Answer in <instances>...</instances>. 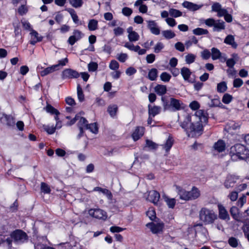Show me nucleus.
<instances>
[{
  "instance_id": "1",
  "label": "nucleus",
  "mask_w": 249,
  "mask_h": 249,
  "mask_svg": "<svg viewBox=\"0 0 249 249\" xmlns=\"http://www.w3.org/2000/svg\"><path fill=\"white\" fill-rule=\"evenodd\" d=\"M193 118L196 122L192 123V117L187 115L184 121L181 123L180 126L186 132L189 137H196L202 133L203 125L202 123H206L208 121V114L204 110H197Z\"/></svg>"
},
{
  "instance_id": "2",
  "label": "nucleus",
  "mask_w": 249,
  "mask_h": 249,
  "mask_svg": "<svg viewBox=\"0 0 249 249\" xmlns=\"http://www.w3.org/2000/svg\"><path fill=\"white\" fill-rule=\"evenodd\" d=\"M133 27L130 26L127 29L128 38L129 42L124 43V47L130 51L137 53L139 55H143L146 53V51L144 49H141L139 45L135 46L132 42H136L140 39L139 35L133 31Z\"/></svg>"
},
{
  "instance_id": "3",
  "label": "nucleus",
  "mask_w": 249,
  "mask_h": 249,
  "mask_svg": "<svg viewBox=\"0 0 249 249\" xmlns=\"http://www.w3.org/2000/svg\"><path fill=\"white\" fill-rule=\"evenodd\" d=\"M229 154L233 161L244 160L249 158V150L245 145L237 143L230 148Z\"/></svg>"
},
{
  "instance_id": "4",
  "label": "nucleus",
  "mask_w": 249,
  "mask_h": 249,
  "mask_svg": "<svg viewBox=\"0 0 249 249\" xmlns=\"http://www.w3.org/2000/svg\"><path fill=\"white\" fill-rule=\"evenodd\" d=\"M199 218L205 225H209L217 219V215L213 210L203 207L199 212Z\"/></svg>"
},
{
  "instance_id": "5",
  "label": "nucleus",
  "mask_w": 249,
  "mask_h": 249,
  "mask_svg": "<svg viewBox=\"0 0 249 249\" xmlns=\"http://www.w3.org/2000/svg\"><path fill=\"white\" fill-rule=\"evenodd\" d=\"M161 100L164 101L163 97L161 98ZM163 106L164 110H169L173 112L183 109L185 107V105L181 100L174 98L170 99L169 104L166 102H163Z\"/></svg>"
},
{
  "instance_id": "6",
  "label": "nucleus",
  "mask_w": 249,
  "mask_h": 249,
  "mask_svg": "<svg viewBox=\"0 0 249 249\" xmlns=\"http://www.w3.org/2000/svg\"><path fill=\"white\" fill-rule=\"evenodd\" d=\"M11 238L17 244H22L28 240V235L21 230H16L10 234Z\"/></svg>"
},
{
  "instance_id": "7",
  "label": "nucleus",
  "mask_w": 249,
  "mask_h": 249,
  "mask_svg": "<svg viewBox=\"0 0 249 249\" xmlns=\"http://www.w3.org/2000/svg\"><path fill=\"white\" fill-rule=\"evenodd\" d=\"M89 214L90 216L98 219L105 220L107 218V213L99 208L89 209Z\"/></svg>"
},
{
  "instance_id": "8",
  "label": "nucleus",
  "mask_w": 249,
  "mask_h": 249,
  "mask_svg": "<svg viewBox=\"0 0 249 249\" xmlns=\"http://www.w3.org/2000/svg\"><path fill=\"white\" fill-rule=\"evenodd\" d=\"M79 76L80 74L78 71L71 69H65L61 74L63 79L77 78Z\"/></svg>"
},
{
  "instance_id": "9",
  "label": "nucleus",
  "mask_w": 249,
  "mask_h": 249,
  "mask_svg": "<svg viewBox=\"0 0 249 249\" xmlns=\"http://www.w3.org/2000/svg\"><path fill=\"white\" fill-rule=\"evenodd\" d=\"M84 35L78 30H74L73 35L69 37L68 42L71 45H73L77 41L82 38Z\"/></svg>"
},
{
  "instance_id": "10",
  "label": "nucleus",
  "mask_w": 249,
  "mask_h": 249,
  "mask_svg": "<svg viewBox=\"0 0 249 249\" xmlns=\"http://www.w3.org/2000/svg\"><path fill=\"white\" fill-rule=\"evenodd\" d=\"M160 198V195L157 191L151 190L148 192L146 199L153 203L154 205H158Z\"/></svg>"
},
{
  "instance_id": "11",
  "label": "nucleus",
  "mask_w": 249,
  "mask_h": 249,
  "mask_svg": "<svg viewBox=\"0 0 249 249\" xmlns=\"http://www.w3.org/2000/svg\"><path fill=\"white\" fill-rule=\"evenodd\" d=\"M218 217L220 219L225 220L226 221L230 220V217L228 213L227 210L226 209L224 206L221 204L218 205Z\"/></svg>"
},
{
  "instance_id": "12",
  "label": "nucleus",
  "mask_w": 249,
  "mask_h": 249,
  "mask_svg": "<svg viewBox=\"0 0 249 249\" xmlns=\"http://www.w3.org/2000/svg\"><path fill=\"white\" fill-rule=\"evenodd\" d=\"M147 28L151 33L155 35H159L160 34V29L157 22L154 20H147Z\"/></svg>"
},
{
  "instance_id": "13",
  "label": "nucleus",
  "mask_w": 249,
  "mask_h": 249,
  "mask_svg": "<svg viewBox=\"0 0 249 249\" xmlns=\"http://www.w3.org/2000/svg\"><path fill=\"white\" fill-rule=\"evenodd\" d=\"M180 73L185 81L189 83H193L194 82V80L191 78L192 72L189 68L183 67L181 69Z\"/></svg>"
},
{
  "instance_id": "14",
  "label": "nucleus",
  "mask_w": 249,
  "mask_h": 249,
  "mask_svg": "<svg viewBox=\"0 0 249 249\" xmlns=\"http://www.w3.org/2000/svg\"><path fill=\"white\" fill-rule=\"evenodd\" d=\"M146 226L148 227L151 231L153 233H157L162 231L163 228V223H157L155 224L153 223H148L146 225Z\"/></svg>"
},
{
  "instance_id": "15",
  "label": "nucleus",
  "mask_w": 249,
  "mask_h": 249,
  "mask_svg": "<svg viewBox=\"0 0 249 249\" xmlns=\"http://www.w3.org/2000/svg\"><path fill=\"white\" fill-rule=\"evenodd\" d=\"M237 179V177L235 176L229 175L227 176L226 180L224 182L225 187L227 189L233 187Z\"/></svg>"
},
{
  "instance_id": "16",
  "label": "nucleus",
  "mask_w": 249,
  "mask_h": 249,
  "mask_svg": "<svg viewBox=\"0 0 249 249\" xmlns=\"http://www.w3.org/2000/svg\"><path fill=\"white\" fill-rule=\"evenodd\" d=\"M213 148L218 153L222 152L226 149V143L223 140H219L214 143Z\"/></svg>"
},
{
  "instance_id": "17",
  "label": "nucleus",
  "mask_w": 249,
  "mask_h": 249,
  "mask_svg": "<svg viewBox=\"0 0 249 249\" xmlns=\"http://www.w3.org/2000/svg\"><path fill=\"white\" fill-rule=\"evenodd\" d=\"M30 35L31 39L30 43L32 45H35L37 42L41 41L43 38L42 36H39L38 33L34 30H31Z\"/></svg>"
},
{
  "instance_id": "18",
  "label": "nucleus",
  "mask_w": 249,
  "mask_h": 249,
  "mask_svg": "<svg viewBox=\"0 0 249 249\" xmlns=\"http://www.w3.org/2000/svg\"><path fill=\"white\" fill-rule=\"evenodd\" d=\"M144 128L143 127L138 126L136 128L134 132L132 135L134 141L139 139L144 134Z\"/></svg>"
},
{
  "instance_id": "19",
  "label": "nucleus",
  "mask_w": 249,
  "mask_h": 249,
  "mask_svg": "<svg viewBox=\"0 0 249 249\" xmlns=\"http://www.w3.org/2000/svg\"><path fill=\"white\" fill-rule=\"evenodd\" d=\"M188 195L189 200H194L200 196V192L197 188L194 186L191 191H188Z\"/></svg>"
},
{
  "instance_id": "20",
  "label": "nucleus",
  "mask_w": 249,
  "mask_h": 249,
  "mask_svg": "<svg viewBox=\"0 0 249 249\" xmlns=\"http://www.w3.org/2000/svg\"><path fill=\"white\" fill-rule=\"evenodd\" d=\"M240 125L238 123L230 121L225 126V130L229 133H232V130H236L239 129Z\"/></svg>"
},
{
  "instance_id": "21",
  "label": "nucleus",
  "mask_w": 249,
  "mask_h": 249,
  "mask_svg": "<svg viewBox=\"0 0 249 249\" xmlns=\"http://www.w3.org/2000/svg\"><path fill=\"white\" fill-rule=\"evenodd\" d=\"M225 29V23L221 20H216L213 27V31L221 32Z\"/></svg>"
},
{
  "instance_id": "22",
  "label": "nucleus",
  "mask_w": 249,
  "mask_h": 249,
  "mask_svg": "<svg viewBox=\"0 0 249 249\" xmlns=\"http://www.w3.org/2000/svg\"><path fill=\"white\" fill-rule=\"evenodd\" d=\"M57 70H58V65H53L41 71L40 75L42 76H45Z\"/></svg>"
},
{
  "instance_id": "23",
  "label": "nucleus",
  "mask_w": 249,
  "mask_h": 249,
  "mask_svg": "<svg viewBox=\"0 0 249 249\" xmlns=\"http://www.w3.org/2000/svg\"><path fill=\"white\" fill-rule=\"evenodd\" d=\"M161 110V107L159 106H152L148 105V114L150 116L154 117L156 115L159 114Z\"/></svg>"
},
{
  "instance_id": "24",
  "label": "nucleus",
  "mask_w": 249,
  "mask_h": 249,
  "mask_svg": "<svg viewBox=\"0 0 249 249\" xmlns=\"http://www.w3.org/2000/svg\"><path fill=\"white\" fill-rule=\"evenodd\" d=\"M177 189L178 190V195L179 196V198L181 199L189 200L188 191H186L179 187H177Z\"/></svg>"
},
{
  "instance_id": "25",
  "label": "nucleus",
  "mask_w": 249,
  "mask_h": 249,
  "mask_svg": "<svg viewBox=\"0 0 249 249\" xmlns=\"http://www.w3.org/2000/svg\"><path fill=\"white\" fill-rule=\"evenodd\" d=\"M182 5L184 7L192 11H196L200 8V6L189 1H184Z\"/></svg>"
},
{
  "instance_id": "26",
  "label": "nucleus",
  "mask_w": 249,
  "mask_h": 249,
  "mask_svg": "<svg viewBox=\"0 0 249 249\" xmlns=\"http://www.w3.org/2000/svg\"><path fill=\"white\" fill-rule=\"evenodd\" d=\"M154 90L157 94L161 96L166 93L167 88L165 85H158L154 88Z\"/></svg>"
},
{
  "instance_id": "27",
  "label": "nucleus",
  "mask_w": 249,
  "mask_h": 249,
  "mask_svg": "<svg viewBox=\"0 0 249 249\" xmlns=\"http://www.w3.org/2000/svg\"><path fill=\"white\" fill-rule=\"evenodd\" d=\"M224 43L227 44L231 45L232 48L235 49L237 47V44L235 42L234 38L232 35L227 36L224 40Z\"/></svg>"
},
{
  "instance_id": "28",
  "label": "nucleus",
  "mask_w": 249,
  "mask_h": 249,
  "mask_svg": "<svg viewBox=\"0 0 249 249\" xmlns=\"http://www.w3.org/2000/svg\"><path fill=\"white\" fill-rule=\"evenodd\" d=\"M173 143L174 140L171 136H169L166 140L165 143L162 145V148L165 149L166 152H168L172 147Z\"/></svg>"
},
{
  "instance_id": "29",
  "label": "nucleus",
  "mask_w": 249,
  "mask_h": 249,
  "mask_svg": "<svg viewBox=\"0 0 249 249\" xmlns=\"http://www.w3.org/2000/svg\"><path fill=\"white\" fill-rule=\"evenodd\" d=\"M230 213L232 218L236 221H239V210L237 207L232 206L231 208Z\"/></svg>"
},
{
  "instance_id": "30",
  "label": "nucleus",
  "mask_w": 249,
  "mask_h": 249,
  "mask_svg": "<svg viewBox=\"0 0 249 249\" xmlns=\"http://www.w3.org/2000/svg\"><path fill=\"white\" fill-rule=\"evenodd\" d=\"M212 58L213 60L219 59L221 58L222 53L217 48L213 47L211 49Z\"/></svg>"
},
{
  "instance_id": "31",
  "label": "nucleus",
  "mask_w": 249,
  "mask_h": 249,
  "mask_svg": "<svg viewBox=\"0 0 249 249\" xmlns=\"http://www.w3.org/2000/svg\"><path fill=\"white\" fill-rule=\"evenodd\" d=\"M93 191L101 192L103 194L105 195L109 199H111L112 197L111 193L108 189H103L101 187H96L93 189Z\"/></svg>"
},
{
  "instance_id": "32",
  "label": "nucleus",
  "mask_w": 249,
  "mask_h": 249,
  "mask_svg": "<svg viewBox=\"0 0 249 249\" xmlns=\"http://www.w3.org/2000/svg\"><path fill=\"white\" fill-rule=\"evenodd\" d=\"M78 122V126L79 130H80L81 133H83V127L86 128L88 125L87 120L84 117H81L79 116Z\"/></svg>"
},
{
  "instance_id": "33",
  "label": "nucleus",
  "mask_w": 249,
  "mask_h": 249,
  "mask_svg": "<svg viewBox=\"0 0 249 249\" xmlns=\"http://www.w3.org/2000/svg\"><path fill=\"white\" fill-rule=\"evenodd\" d=\"M118 111V107L116 105H112L108 106L107 112L111 117H114Z\"/></svg>"
},
{
  "instance_id": "34",
  "label": "nucleus",
  "mask_w": 249,
  "mask_h": 249,
  "mask_svg": "<svg viewBox=\"0 0 249 249\" xmlns=\"http://www.w3.org/2000/svg\"><path fill=\"white\" fill-rule=\"evenodd\" d=\"M158 76V70L155 68L151 69L148 74V77L149 79L151 81H155L156 80Z\"/></svg>"
},
{
  "instance_id": "35",
  "label": "nucleus",
  "mask_w": 249,
  "mask_h": 249,
  "mask_svg": "<svg viewBox=\"0 0 249 249\" xmlns=\"http://www.w3.org/2000/svg\"><path fill=\"white\" fill-rule=\"evenodd\" d=\"M227 83L225 81L221 82L217 85V91L219 93H224L227 89Z\"/></svg>"
},
{
  "instance_id": "36",
  "label": "nucleus",
  "mask_w": 249,
  "mask_h": 249,
  "mask_svg": "<svg viewBox=\"0 0 249 249\" xmlns=\"http://www.w3.org/2000/svg\"><path fill=\"white\" fill-rule=\"evenodd\" d=\"M88 29L89 31H95L98 28V21L92 19L89 20Z\"/></svg>"
},
{
  "instance_id": "37",
  "label": "nucleus",
  "mask_w": 249,
  "mask_h": 249,
  "mask_svg": "<svg viewBox=\"0 0 249 249\" xmlns=\"http://www.w3.org/2000/svg\"><path fill=\"white\" fill-rule=\"evenodd\" d=\"M221 104L219 98L216 97L213 99H211V101L208 103L210 107H219Z\"/></svg>"
},
{
  "instance_id": "38",
  "label": "nucleus",
  "mask_w": 249,
  "mask_h": 249,
  "mask_svg": "<svg viewBox=\"0 0 249 249\" xmlns=\"http://www.w3.org/2000/svg\"><path fill=\"white\" fill-rule=\"evenodd\" d=\"M198 43V40L195 36H191L190 39L185 41V45L187 48L190 47L193 44H196Z\"/></svg>"
},
{
  "instance_id": "39",
  "label": "nucleus",
  "mask_w": 249,
  "mask_h": 249,
  "mask_svg": "<svg viewBox=\"0 0 249 249\" xmlns=\"http://www.w3.org/2000/svg\"><path fill=\"white\" fill-rule=\"evenodd\" d=\"M66 10H67L71 15L73 21L76 24L79 21V18L74 10L73 9L69 8L66 9Z\"/></svg>"
},
{
  "instance_id": "40",
  "label": "nucleus",
  "mask_w": 249,
  "mask_h": 249,
  "mask_svg": "<svg viewBox=\"0 0 249 249\" xmlns=\"http://www.w3.org/2000/svg\"><path fill=\"white\" fill-rule=\"evenodd\" d=\"M194 34L196 36H200L203 35H207L209 33L207 29H204L201 28H197L193 30Z\"/></svg>"
},
{
  "instance_id": "41",
  "label": "nucleus",
  "mask_w": 249,
  "mask_h": 249,
  "mask_svg": "<svg viewBox=\"0 0 249 249\" xmlns=\"http://www.w3.org/2000/svg\"><path fill=\"white\" fill-rule=\"evenodd\" d=\"M70 4L75 8H78L82 7L83 4L82 0H70Z\"/></svg>"
},
{
  "instance_id": "42",
  "label": "nucleus",
  "mask_w": 249,
  "mask_h": 249,
  "mask_svg": "<svg viewBox=\"0 0 249 249\" xmlns=\"http://www.w3.org/2000/svg\"><path fill=\"white\" fill-rule=\"evenodd\" d=\"M162 36L166 39H171L176 36V34L171 30H164L162 32Z\"/></svg>"
},
{
  "instance_id": "43",
  "label": "nucleus",
  "mask_w": 249,
  "mask_h": 249,
  "mask_svg": "<svg viewBox=\"0 0 249 249\" xmlns=\"http://www.w3.org/2000/svg\"><path fill=\"white\" fill-rule=\"evenodd\" d=\"M45 109L46 111V112L52 115L54 114H60V112L58 111V110L54 108L52 105L50 104H47V105L45 108Z\"/></svg>"
},
{
  "instance_id": "44",
  "label": "nucleus",
  "mask_w": 249,
  "mask_h": 249,
  "mask_svg": "<svg viewBox=\"0 0 249 249\" xmlns=\"http://www.w3.org/2000/svg\"><path fill=\"white\" fill-rule=\"evenodd\" d=\"M86 128L89 129L90 132L94 134H97L98 132V128L96 123L88 124Z\"/></svg>"
},
{
  "instance_id": "45",
  "label": "nucleus",
  "mask_w": 249,
  "mask_h": 249,
  "mask_svg": "<svg viewBox=\"0 0 249 249\" xmlns=\"http://www.w3.org/2000/svg\"><path fill=\"white\" fill-rule=\"evenodd\" d=\"M169 13L170 16L174 18H178L182 16V12L178 10L171 8L169 10Z\"/></svg>"
},
{
  "instance_id": "46",
  "label": "nucleus",
  "mask_w": 249,
  "mask_h": 249,
  "mask_svg": "<svg viewBox=\"0 0 249 249\" xmlns=\"http://www.w3.org/2000/svg\"><path fill=\"white\" fill-rule=\"evenodd\" d=\"M232 99L233 97L232 95L229 93H225L222 97V101L225 104H229L231 102Z\"/></svg>"
},
{
  "instance_id": "47",
  "label": "nucleus",
  "mask_w": 249,
  "mask_h": 249,
  "mask_svg": "<svg viewBox=\"0 0 249 249\" xmlns=\"http://www.w3.org/2000/svg\"><path fill=\"white\" fill-rule=\"evenodd\" d=\"M196 56L192 53H189L185 56V62L188 64H190L195 62Z\"/></svg>"
},
{
  "instance_id": "48",
  "label": "nucleus",
  "mask_w": 249,
  "mask_h": 249,
  "mask_svg": "<svg viewBox=\"0 0 249 249\" xmlns=\"http://www.w3.org/2000/svg\"><path fill=\"white\" fill-rule=\"evenodd\" d=\"M77 92L78 100L80 102H83L84 100V95L82 89L79 85L77 87Z\"/></svg>"
},
{
  "instance_id": "49",
  "label": "nucleus",
  "mask_w": 249,
  "mask_h": 249,
  "mask_svg": "<svg viewBox=\"0 0 249 249\" xmlns=\"http://www.w3.org/2000/svg\"><path fill=\"white\" fill-rule=\"evenodd\" d=\"M238 240L235 237H230L228 240V243L233 248H236L238 246Z\"/></svg>"
},
{
  "instance_id": "50",
  "label": "nucleus",
  "mask_w": 249,
  "mask_h": 249,
  "mask_svg": "<svg viewBox=\"0 0 249 249\" xmlns=\"http://www.w3.org/2000/svg\"><path fill=\"white\" fill-rule=\"evenodd\" d=\"M147 215L151 220H154L156 218V214L155 210L153 208H149L146 212Z\"/></svg>"
},
{
  "instance_id": "51",
  "label": "nucleus",
  "mask_w": 249,
  "mask_h": 249,
  "mask_svg": "<svg viewBox=\"0 0 249 249\" xmlns=\"http://www.w3.org/2000/svg\"><path fill=\"white\" fill-rule=\"evenodd\" d=\"M116 58L121 62L124 63L128 59V55L125 53L117 54Z\"/></svg>"
},
{
  "instance_id": "52",
  "label": "nucleus",
  "mask_w": 249,
  "mask_h": 249,
  "mask_svg": "<svg viewBox=\"0 0 249 249\" xmlns=\"http://www.w3.org/2000/svg\"><path fill=\"white\" fill-rule=\"evenodd\" d=\"M160 78L161 81L168 82L170 81L171 76L170 74L166 72H163L161 73L160 75Z\"/></svg>"
},
{
  "instance_id": "53",
  "label": "nucleus",
  "mask_w": 249,
  "mask_h": 249,
  "mask_svg": "<svg viewBox=\"0 0 249 249\" xmlns=\"http://www.w3.org/2000/svg\"><path fill=\"white\" fill-rule=\"evenodd\" d=\"M41 190L44 194H50L51 191L49 186L44 182L41 183Z\"/></svg>"
},
{
  "instance_id": "54",
  "label": "nucleus",
  "mask_w": 249,
  "mask_h": 249,
  "mask_svg": "<svg viewBox=\"0 0 249 249\" xmlns=\"http://www.w3.org/2000/svg\"><path fill=\"white\" fill-rule=\"evenodd\" d=\"M164 45L163 43L158 42L154 48V52L156 53H159L164 48Z\"/></svg>"
},
{
  "instance_id": "55",
  "label": "nucleus",
  "mask_w": 249,
  "mask_h": 249,
  "mask_svg": "<svg viewBox=\"0 0 249 249\" xmlns=\"http://www.w3.org/2000/svg\"><path fill=\"white\" fill-rule=\"evenodd\" d=\"M109 68L112 70H117L119 68V64L116 60H112L109 63Z\"/></svg>"
},
{
  "instance_id": "56",
  "label": "nucleus",
  "mask_w": 249,
  "mask_h": 249,
  "mask_svg": "<svg viewBox=\"0 0 249 249\" xmlns=\"http://www.w3.org/2000/svg\"><path fill=\"white\" fill-rule=\"evenodd\" d=\"M244 82L243 80L239 78H235L233 81V86L234 88H238L241 87Z\"/></svg>"
},
{
  "instance_id": "57",
  "label": "nucleus",
  "mask_w": 249,
  "mask_h": 249,
  "mask_svg": "<svg viewBox=\"0 0 249 249\" xmlns=\"http://www.w3.org/2000/svg\"><path fill=\"white\" fill-rule=\"evenodd\" d=\"M211 53L208 49H205L201 52V57L203 59L207 60L211 56Z\"/></svg>"
},
{
  "instance_id": "58",
  "label": "nucleus",
  "mask_w": 249,
  "mask_h": 249,
  "mask_svg": "<svg viewBox=\"0 0 249 249\" xmlns=\"http://www.w3.org/2000/svg\"><path fill=\"white\" fill-rule=\"evenodd\" d=\"M165 201L169 208H173L174 207L176 204V200L175 199L165 197Z\"/></svg>"
},
{
  "instance_id": "59",
  "label": "nucleus",
  "mask_w": 249,
  "mask_h": 249,
  "mask_svg": "<svg viewBox=\"0 0 249 249\" xmlns=\"http://www.w3.org/2000/svg\"><path fill=\"white\" fill-rule=\"evenodd\" d=\"M175 49L181 52L185 51V45L181 42H178L175 44Z\"/></svg>"
},
{
  "instance_id": "60",
  "label": "nucleus",
  "mask_w": 249,
  "mask_h": 249,
  "mask_svg": "<svg viewBox=\"0 0 249 249\" xmlns=\"http://www.w3.org/2000/svg\"><path fill=\"white\" fill-rule=\"evenodd\" d=\"M44 129L49 134H53L55 132V128L53 126L44 125Z\"/></svg>"
},
{
  "instance_id": "61",
  "label": "nucleus",
  "mask_w": 249,
  "mask_h": 249,
  "mask_svg": "<svg viewBox=\"0 0 249 249\" xmlns=\"http://www.w3.org/2000/svg\"><path fill=\"white\" fill-rule=\"evenodd\" d=\"M98 68V64L96 62H90L88 64V70L89 71H95Z\"/></svg>"
},
{
  "instance_id": "62",
  "label": "nucleus",
  "mask_w": 249,
  "mask_h": 249,
  "mask_svg": "<svg viewBox=\"0 0 249 249\" xmlns=\"http://www.w3.org/2000/svg\"><path fill=\"white\" fill-rule=\"evenodd\" d=\"M146 146L151 149H156L158 147V144L150 140H146Z\"/></svg>"
},
{
  "instance_id": "63",
  "label": "nucleus",
  "mask_w": 249,
  "mask_h": 249,
  "mask_svg": "<svg viewBox=\"0 0 249 249\" xmlns=\"http://www.w3.org/2000/svg\"><path fill=\"white\" fill-rule=\"evenodd\" d=\"M113 32L116 36L122 35L124 33V29L120 27H117L113 29Z\"/></svg>"
},
{
  "instance_id": "64",
  "label": "nucleus",
  "mask_w": 249,
  "mask_h": 249,
  "mask_svg": "<svg viewBox=\"0 0 249 249\" xmlns=\"http://www.w3.org/2000/svg\"><path fill=\"white\" fill-rule=\"evenodd\" d=\"M246 196L245 195H243L241 197L239 198L238 199L237 205L240 208L242 207L244 204L246 202Z\"/></svg>"
}]
</instances>
